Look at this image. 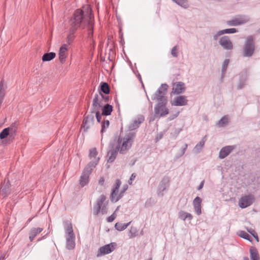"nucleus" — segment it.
<instances>
[{
    "label": "nucleus",
    "instance_id": "f257e3e1",
    "mask_svg": "<svg viewBox=\"0 0 260 260\" xmlns=\"http://www.w3.org/2000/svg\"><path fill=\"white\" fill-rule=\"evenodd\" d=\"M71 23L73 31H75L78 27L86 29L88 31V38L92 37L94 17L90 7L87 5L77 9L74 14V17L71 19Z\"/></svg>",
    "mask_w": 260,
    "mask_h": 260
},
{
    "label": "nucleus",
    "instance_id": "f03ea898",
    "mask_svg": "<svg viewBox=\"0 0 260 260\" xmlns=\"http://www.w3.org/2000/svg\"><path fill=\"white\" fill-rule=\"evenodd\" d=\"M135 133H129L122 139L119 138L117 141L118 145L120 144L119 152L121 154H125L130 149L135 137Z\"/></svg>",
    "mask_w": 260,
    "mask_h": 260
},
{
    "label": "nucleus",
    "instance_id": "7ed1b4c3",
    "mask_svg": "<svg viewBox=\"0 0 260 260\" xmlns=\"http://www.w3.org/2000/svg\"><path fill=\"white\" fill-rule=\"evenodd\" d=\"M255 50V45L253 38L251 36L247 37L243 48V56L244 57H251Z\"/></svg>",
    "mask_w": 260,
    "mask_h": 260
},
{
    "label": "nucleus",
    "instance_id": "20e7f679",
    "mask_svg": "<svg viewBox=\"0 0 260 260\" xmlns=\"http://www.w3.org/2000/svg\"><path fill=\"white\" fill-rule=\"evenodd\" d=\"M168 85L167 84H162L157 90L154 94L152 98L153 100H157L159 102H164L165 100H167L165 96L167 90L168 89Z\"/></svg>",
    "mask_w": 260,
    "mask_h": 260
},
{
    "label": "nucleus",
    "instance_id": "39448f33",
    "mask_svg": "<svg viewBox=\"0 0 260 260\" xmlns=\"http://www.w3.org/2000/svg\"><path fill=\"white\" fill-rule=\"evenodd\" d=\"M168 103L167 100L164 102H159L154 107L155 115H159L160 117H164L169 114V109L166 107Z\"/></svg>",
    "mask_w": 260,
    "mask_h": 260
},
{
    "label": "nucleus",
    "instance_id": "423d86ee",
    "mask_svg": "<svg viewBox=\"0 0 260 260\" xmlns=\"http://www.w3.org/2000/svg\"><path fill=\"white\" fill-rule=\"evenodd\" d=\"M249 18L247 15H238L233 19L228 21L226 23L229 26H238L245 24L248 22Z\"/></svg>",
    "mask_w": 260,
    "mask_h": 260
},
{
    "label": "nucleus",
    "instance_id": "0eeeda50",
    "mask_svg": "<svg viewBox=\"0 0 260 260\" xmlns=\"http://www.w3.org/2000/svg\"><path fill=\"white\" fill-rule=\"evenodd\" d=\"M254 200V197L252 194L243 196L239 201V205L241 208H245L252 205Z\"/></svg>",
    "mask_w": 260,
    "mask_h": 260
},
{
    "label": "nucleus",
    "instance_id": "6e6552de",
    "mask_svg": "<svg viewBox=\"0 0 260 260\" xmlns=\"http://www.w3.org/2000/svg\"><path fill=\"white\" fill-rule=\"evenodd\" d=\"M94 116L91 113L86 115H84L83 120L82 127L84 128V131H87L94 124Z\"/></svg>",
    "mask_w": 260,
    "mask_h": 260
},
{
    "label": "nucleus",
    "instance_id": "1a4fd4ad",
    "mask_svg": "<svg viewBox=\"0 0 260 260\" xmlns=\"http://www.w3.org/2000/svg\"><path fill=\"white\" fill-rule=\"evenodd\" d=\"M10 183L8 180H4V183L0 187V198L4 199L7 197L11 193Z\"/></svg>",
    "mask_w": 260,
    "mask_h": 260
},
{
    "label": "nucleus",
    "instance_id": "9d476101",
    "mask_svg": "<svg viewBox=\"0 0 260 260\" xmlns=\"http://www.w3.org/2000/svg\"><path fill=\"white\" fill-rule=\"evenodd\" d=\"M103 94L100 92L99 94H96L93 99L92 109L93 112L95 110H100V108L103 106Z\"/></svg>",
    "mask_w": 260,
    "mask_h": 260
},
{
    "label": "nucleus",
    "instance_id": "9b49d317",
    "mask_svg": "<svg viewBox=\"0 0 260 260\" xmlns=\"http://www.w3.org/2000/svg\"><path fill=\"white\" fill-rule=\"evenodd\" d=\"M219 44L226 50H232L233 48V45L228 36L222 37L219 41Z\"/></svg>",
    "mask_w": 260,
    "mask_h": 260
},
{
    "label": "nucleus",
    "instance_id": "f8f14e48",
    "mask_svg": "<svg viewBox=\"0 0 260 260\" xmlns=\"http://www.w3.org/2000/svg\"><path fill=\"white\" fill-rule=\"evenodd\" d=\"M116 246V244L115 243H111L110 244H107L100 247L99 250V252L100 253V255L109 254L114 251Z\"/></svg>",
    "mask_w": 260,
    "mask_h": 260
},
{
    "label": "nucleus",
    "instance_id": "ddd939ff",
    "mask_svg": "<svg viewBox=\"0 0 260 260\" xmlns=\"http://www.w3.org/2000/svg\"><path fill=\"white\" fill-rule=\"evenodd\" d=\"M144 121V117L142 115H138L132 121L129 125V129L133 131L138 128L140 125Z\"/></svg>",
    "mask_w": 260,
    "mask_h": 260
},
{
    "label": "nucleus",
    "instance_id": "4468645a",
    "mask_svg": "<svg viewBox=\"0 0 260 260\" xmlns=\"http://www.w3.org/2000/svg\"><path fill=\"white\" fill-rule=\"evenodd\" d=\"M188 100L186 96L184 95H179L175 97L172 105L175 106H183L187 105Z\"/></svg>",
    "mask_w": 260,
    "mask_h": 260
},
{
    "label": "nucleus",
    "instance_id": "2eb2a0df",
    "mask_svg": "<svg viewBox=\"0 0 260 260\" xmlns=\"http://www.w3.org/2000/svg\"><path fill=\"white\" fill-rule=\"evenodd\" d=\"M185 90V84L182 82H178L173 84L172 93L179 94L184 92Z\"/></svg>",
    "mask_w": 260,
    "mask_h": 260
},
{
    "label": "nucleus",
    "instance_id": "dca6fc26",
    "mask_svg": "<svg viewBox=\"0 0 260 260\" xmlns=\"http://www.w3.org/2000/svg\"><path fill=\"white\" fill-rule=\"evenodd\" d=\"M120 144L117 145L116 148L109 151L107 153V162L109 163L113 162L115 159L117 153L119 151Z\"/></svg>",
    "mask_w": 260,
    "mask_h": 260
},
{
    "label": "nucleus",
    "instance_id": "f3484780",
    "mask_svg": "<svg viewBox=\"0 0 260 260\" xmlns=\"http://www.w3.org/2000/svg\"><path fill=\"white\" fill-rule=\"evenodd\" d=\"M68 45L63 44L61 46L59 52V59L61 63H63L68 56Z\"/></svg>",
    "mask_w": 260,
    "mask_h": 260
},
{
    "label": "nucleus",
    "instance_id": "a211bd4d",
    "mask_svg": "<svg viewBox=\"0 0 260 260\" xmlns=\"http://www.w3.org/2000/svg\"><path fill=\"white\" fill-rule=\"evenodd\" d=\"M234 149L233 146H227L222 148L219 153V157L220 159H223L232 151Z\"/></svg>",
    "mask_w": 260,
    "mask_h": 260
},
{
    "label": "nucleus",
    "instance_id": "6ab92c4d",
    "mask_svg": "<svg viewBox=\"0 0 260 260\" xmlns=\"http://www.w3.org/2000/svg\"><path fill=\"white\" fill-rule=\"evenodd\" d=\"M170 183V178L168 176H165L160 182L158 187L159 191L162 192L165 190L169 186Z\"/></svg>",
    "mask_w": 260,
    "mask_h": 260
},
{
    "label": "nucleus",
    "instance_id": "aec40b11",
    "mask_svg": "<svg viewBox=\"0 0 260 260\" xmlns=\"http://www.w3.org/2000/svg\"><path fill=\"white\" fill-rule=\"evenodd\" d=\"M75 235L66 236L67 248L68 249L71 250L75 248Z\"/></svg>",
    "mask_w": 260,
    "mask_h": 260
},
{
    "label": "nucleus",
    "instance_id": "412c9836",
    "mask_svg": "<svg viewBox=\"0 0 260 260\" xmlns=\"http://www.w3.org/2000/svg\"><path fill=\"white\" fill-rule=\"evenodd\" d=\"M63 224L66 231V236L74 235V233L71 222L69 220H66L63 222Z\"/></svg>",
    "mask_w": 260,
    "mask_h": 260
},
{
    "label": "nucleus",
    "instance_id": "4be33fe9",
    "mask_svg": "<svg viewBox=\"0 0 260 260\" xmlns=\"http://www.w3.org/2000/svg\"><path fill=\"white\" fill-rule=\"evenodd\" d=\"M43 230L41 228H32L29 232V239L30 241H32Z\"/></svg>",
    "mask_w": 260,
    "mask_h": 260
},
{
    "label": "nucleus",
    "instance_id": "5701e85b",
    "mask_svg": "<svg viewBox=\"0 0 260 260\" xmlns=\"http://www.w3.org/2000/svg\"><path fill=\"white\" fill-rule=\"evenodd\" d=\"M89 172L83 171L80 179V184L83 187L88 183Z\"/></svg>",
    "mask_w": 260,
    "mask_h": 260
},
{
    "label": "nucleus",
    "instance_id": "b1692460",
    "mask_svg": "<svg viewBox=\"0 0 260 260\" xmlns=\"http://www.w3.org/2000/svg\"><path fill=\"white\" fill-rule=\"evenodd\" d=\"M99 160L100 158H96L95 160H92L88 164L84 171L89 172V173L90 174L91 171L98 164Z\"/></svg>",
    "mask_w": 260,
    "mask_h": 260
},
{
    "label": "nucleus",
    "instance_id": "393cba45",
    "mask_svg": "<svg viewBox=\"0 0 260 260\" xmlns=\"http://www.w3.org/2000/svg\"><path fill=\"white\" fill-rule=\"evenodd\" d=\"M236 32H237V30L235 28H228L220 30L214 36V39L216 40L218 36H221L224 34H234Z\"/></svg>",
    "mask_w": 260,
    "mask_h": 260
},
{
    "label": "nucleus",
    "instance_id": "a878e982",
    "mask_svg": "<svg viewBox=\"0 0 260 260\" xmlns=\"http://www.w3.org/2000/svg\"><path fill=\"white\" fill-rule=\"evenodd\" d=\"M249 252L251 260H260V257L258 251L255 247H250Z\"/></svg>",
    "mask_w": 260,
    "mask_h": 260
},
{
    "label": "nucleus",
    "instance_id": "bb28decb",
    "mask_svg": "<svg viewBox=\"0 0 260 260\" xmlns=\"http://www.w3.org/2000/svg\"><path fill=\"white\" fill-rule=\"evenodd\" d=\"M102 111V115L104 116L110 115L113 111V107L108 104H106L103 107Z\"/></svg>",
    "mask_w": 260,
    "mask_h": 260
},
{
    "label": "nucleus",
    "instance_id": "cd10ccee",
    "mask_svg": "<svg viewBox=\"0 0 260 260\" xmlns=\"http://www.w3.org/2000/svg\"><path fill=\"white\" fill-rule=\"evenodd\" d=\"M179 218L184 221L186 219L191 220L193 217L190 213H187L181 210L179 212Z\"/></svg>",
    "mask_w": 260,
    "mask_h": 260
},
{
    "label": "nucleus",
    "instance_id": "c85d7f7f",
    "mask_svg": "<svg viewBox=\"0 0 260 260\" xmlns=\"http://www.w3.org/2000/svg\"><path fill=\"white\" fill-rule=\"evenodd\" d=\"M56 56V54L54 52H50L45 53L42 56L43 61H49L53 59Z\"/></svg>",
    "mask_w": 260,
    "mask_h": 260
},
{
    "label": "nucleus",
    "instance_id": "c756f323",
    "mask_svg": "<svg viewBox=\"0 0 260 260\" xmlns=\"http://www.w3.org/2000/svg\"><path fill=\"white\" fill-rule=\"evenodd\" d=\"M207 140L206 136H204L202 140L200 141L194 147V150L197 153H199L205 145Z\"/></svg>",
    "mask_w": 260,
    "mask_h": 260
},
{
    "label": "nucleus",
    "instance_id": "7c9ffc66",
    "mask_svg": "<svg viewBox=\"0 0 260 260\" xmlns=\"http://www.w3.org/2000/svg\"><path fill=\"white\" fill-rule=\"evenodd\" d=\"M131 222V221L127 223H121L120 222H117L115 224V228L117 230L119 231H122L126 229L127 227L129 225Z\"/></svg>",
    "mask_w": 260,
    "mask_h": 260
},
{
    "label": "nucleus",
    "instance_id": "2f4dec72",
    "mask_svg": "<svg viewBox=\"0 0 260 260\" xmlns=\"http://www.w3.org/2000/svg\"><path fill=\"white\" fill-rule=\"evenodd\" d=\"M173 2L175 3L176 4L179 5V6L186 9L188 7V0H172Z\"/></svg>",
    "mask_w": 260,
    "mask_h": 260
},
{
    "label": "nucleus",
    "instance_id": "473e14b6",
    "mask_svg": "<svg viewBox=\"0 0 260 260\" xmlns=\"http://www.w3.org/2000/svg\"><path fill=\"white\" fill-rule=\"evenodd\" d=\"M105 94H108L110 92V88L107 83L102 82L101 85V92Z\"/></svg>",
    "mask_w": 260,
    "mask_h": 260
},
{
    "label": "nucleus",
    "instance_id": "72a5a7b5",
    "mask_svg": "<svg viewBox=\"0 0 260 260\" xmlns=\"http://www.w3.org/2000/svg\"><path fill=\"white\" fill-rule=\"evenodd\" d=\"M7 128H9V132L10 133V137L14 136L17 129L16 123H13L10 126Z\"/></svg>",
    "mask_w": 260,
    "mask_h": 260
},
{
    "label": "nucleus",
    "instance_id": "f704fd0d",
    "mask_svg": "<svg viewBox=\"0 0 260 260\" xmlns=\"http://www.w3.org/2000/svg\"><path fill=\"white\" fill-rule=\"evenodd\" d=\"M98 151L95 148H92L90 150L89 157L90 159L95 160L96 158H100V157H97Z\"/></svg>",
    "mask_w": 260,
    "mask_h": 260
},
{
    "label": "nucleus",
    "instance_id": "c9c22d12",
    "mask_svg": "<svg viewBox=\"0 0 260 260\" xmlns=\"http://www.w3.org/2000/svg\"><path fill=\"white\" fill-rule=\"evenodd\" d=\"M138 230L136 227L132 226L129 230L128 236L129 238H134L138 235Z\"/></svg>",
    "mask_w": 260,
    "mask_h": 260
},
{
    "label": "nucleus",
    "instance_id": "e433bc0d",
    "mask_svg": "<svg viewBox=\"0 0 260 260\" xmlns=\"http://www.w3.org/2000/svg\"><path fill=\"white\" fill-rule=\"evenodd\" d=\"M121 182L119 179H117L115 182V185L114 187L113 188L112 190V196L113 197L114 194H115V192H118L119 188L121 185Z\"/></svg>",
    "mask_w": 260,
    "mask_h": 260
},
{
    "label": "nucleus",
    "instance_id": "4c0bfd02",
    "mask_svg": "<svg viewBox=\"0 0 260 260\" xmlns=\"http://www.w3.org/2000/svg\"><path fill=\"white\" fill-rule=\"evenodd\" d=\"M8 136H10V133L9 132V128H5L0 133V139H5Z\"/></svg>",
    "mask_w": 260,
    "mask_h": 260
},
{
    "label": "nucleus",
    "instance_id": "58836bf2",
    "mask_svg": "<svg viewBox=\"0 0 260 260\" xmlns=\"http://www.w3.org/2000/svg\"><path fill=\"white\" fill-rule=\"evenodd\" d=\"M239 235L241 237L249 241H251L252 239L250 236L245 231H241L239 232Z\"/></svg>",
    "mask_w": 260,
    "mask_h": 260
},
{
    "label": "nucleus",
    "instance_id": "ea45409f",
    "mask_svg": "<svg viewBox=\"0 0 260 260\" xmlns=\"http://www.w3.org/2000/svg\"><path fill=\"white\" fill-rule=\"evenodd\" d=\"M121 198V196L120 195V193H118V192H115V194H114L113 198L112 196V193H111L110 195V200L112 202H116L118 201H119Z\"/></svg>",
    "mask_w": 260,
    "mask_h": 260
},
{
    "label": "nucleus",
    "instance_id": "a19ab883",
    "mask_svg": "<svg viewBox=\"0 0 260 260\" xmlns=\"http://www.w3.org/2000/svg\"><path fill=\"white\" fill-rule=\"evenodd\" d=\"M109 126V121L108 120H104L103 122L102 123V129L101 131V133L102 135L104 133L105 129L108 128Z\"/></svg>",
    "mask_w": 260,
    "mask_h": 260
},
{
    "label": "nucleus",
    "instance_id": "79ce46f5",
    "mask_svg": "<svg viewBox=\"0 0 260 260\" xmlns=\"http://www.w3.org/2000/svg\"><path fill=\"white\" fill-rule=\"evenodd\" d=\"M228 122L229 119L228 116H224L218 121V124L219 126H223V125L228 124Z\"/></svg>",
    "mask_w": 260,
    "mask_h": 260
},
{
    "label": "nucleus",
    "instance_id": "37998d69",
    "mask_svg": "<svg viewBox=\"0 0 260 260\" xmlns=\"http://www.w3.org/2000/svg\"><path fill=\"white\" fill-rule=\"evenodd\" d=\"M74 31H73L72 28L71 27L70 29V34L68 36L67 38V42L68 43V44H70L74 39V36L73 35V33Z\"/></svg>",
    "mask_w": 260,
    "mask_h": 260
},
{
    "label": "nucleus",
    "instance_id": "c03bdc74",
    "mask_svg": "<svg viewBox=\"0 0 260 260\" xmlns=\"http://www.w3.org/2000/svg\"><path fill=\"white\" fill-rule=\"evenodd\" d=\"M99 111H100V110H95L94 112H93V110H91V113L93 114V115L94 113L95 114L96 120H97L98 122L100 123L101 122L102 116H103V115H102V114H100Z\"/></svg>",
    "mask_w": 260,
    "mask_h": 260
},
{
    "label": "nucleus",
    "instance_id": "a18cd8bd",
    "mask_svg": "<svg viewBox=\"0 0 260 260\" xmlns=\"http://www.w3.org/2000/svg\"><path fill=\"white\" fill-rule=\"evenodd\" d=\"M171 55L174 57H177L178 56V46H175L173 47L171 51Z\"/></svg>",
    "mask_w": 260,
    "mask_h": 260
},
{
    "label": "nucleus",
    "instance_id": "49530a36",
    "mask_svg": "<svg viewBox=\"0 0 260 260\" xmlns=\"http://www.w3.org/2000/svg\"><path fill=\"white\" fill-rule=\"evenodd\" d=\"M229 62H230V60L228 59H226L224 60L223 64H222V75L224 74L225 72H226V70L227 67L229 65Z\"/></svg>",
    "mask_w": 260,
    "mask_h": 260
},
{
    "label": "nucleus",
    "instance_id": "de8ad7c7",
    "mask_svg": "<svg viewBox=\"0 0 260 260\" xmlns=\"http://www.w3.org/2000/svg\"><path fill=\"white\" fill-rule=\"evenodd\" d=\"M202 199L199 197H197L193 201V205L195 206H201Z\"/></svg>",
    "mask_w": 260,
    "mask_h": 260
},
{
    "label": "nucleus",
    "instance_id": "09e8293b",
    "mask_svg": "<svg viewBox=\"0 0 260 260\" xmlns=\"http://www.w3.org/2000/svg\"><path fill=\"white\" fill-rule=\"evenodd\" d=\"M101 207H102L100 206L99 205L95 204L93 206V214L95 215H98L100 212Z\"/></svg>",
    "mask_w": 260,
    "mask_h": 260
},
{
    "label": "nucleus",
    "instance_id": "8fccbe9b",
    "mask_svg": "<svg viewBox=\"0 0 260 260\" xmlns=\"http://www.w3.org/2000/svg\"><path fill=\"white\" fill-rule=\"evenodd\" d=\"M119 207H118L116 209V210H115V211L109 217H108L107 218V221L108 222H112L116 218V215H115V212L118 210Z\"/></svg>",
    "mask_w": 260,
    "mask_h": 260
},
{
    "label": "nucleus",
    "instance_id": "3c124183",
    "mask_svg": "<svg viewBox=\"0 0 260 260\" xmlns=\"http://www.w3.org/2000/svg\"><path fill=\"white\" fill-rule=\"evenodd\" d=\"M194 210L196 213L199 215L201 214L202 211H201V206H193Z\"/></svg>",
    "mask_w": 260,
    "mask_h": 260
},
{
    "label": "nucleus",
    "instance_id": "603ef678",
    "mask_svg": "<svg viewBox=\"0 0 260 260\" xmlns=\"http://www.w3.org/2000/svg\"><path fill=\"white\" fill-rule=\"evenodd\" d=\"M136 177V175L135 173H133L132 175H131V176L129 178V180H128V184L131 185L132 184V182L133 180H135V178Z\"/></svg>",
    "mask_w": 260,
    "mask_h": 260
},
{
    "label": "nucleus",
    "instance_id": "864d4df0",
    "mask_svg": "<svg viewBox=\"0 0 260 260\" xmlns=\"http://www.w3.org/2000/svg\"><path fill=\"white\" fill-rule=\"evenodd\" d=\"M187 146H187V144H184V147L181 149V153H180V154L179 155V156H182L184 154V153H185V151H186V149L187 148Z\"/></svg>",
    "mask_w": 260,
    "mask_h": 260
},
{
    "label": "nucleus",
    "instance_id": "5fc2aeb1",
    "mask_svg": "<svg viewBox=\"0 0 260 260\" xmlns=\"http://www.w3.org/2000/svg\"><path fill=\"white\" fill-rule=\"evenodd\" d=\"M127 185H125V186H123L122 189L120 191V194L122 197L123 196V193H124V192L127 189Z\"/></svg>",
    "mask_w": 260,
    "mask_h": 260
},
{
    "label": "nucleus",
    "instance_id": "6e6d98bb",
    "mask_svg": "<svg viewBox=\"0 0 260 260\" xmlns=\"http://www.w3.org/2000/svg\"><path fill=\"white\" fill-rule=\"evenodd\" d=\"M247 230L248 233H249L251 235H254V234H256V232L254 231V230L250 228V229H247Z\"/></svg>",
    "mask_w": 260,
    "mask_h": 260
},
{
    "label": "nucleus",
    "instance_id": "4d7b16f0",
    "mask_svg": "<svg viewBox=\"0 0 260 260\" xmlns=\"http://www.w3.org/2000/svg\"><path fill=\"white\" fill-rule=\"evenodd\" d=\"M105 182V179L104 177H101L99 181V183L100 185L103 186Z\"/></svg>",
    "mask_w": 260,
    "mask_h": 260
},
{
    "label": "nucleus",
    "instance_id": "13d9d810",
    "mask_svg": "<svg viewBox=\"0 0 260 260\" xmlns=\"http://www.w3.org/2000/svg\"><path fill=\"white\" fill-rule=\"evenodd\" d=\"M109 96L103 95V101H104V102L105 103H108L109 102Z\"/></svg>",
    "mask_w": 260,
    "mask_h": 260
},
{
    "label": "nucleus",
    "instance_id": "bf43d9fd",
    "mask_svg": "<svg viewBox=\"0 0 260 260\" xmlns=\"http://www.w3.org/2000/svg\"><path fill=\"white\" fill-rule=\"evenodd\" d=\"M106 198V196L105 195H101L100 198H99V199L100 200H101L103 203H104V202L105 201Z\"/></svg>",
    "mask_w": 260,
    "mask_h": 260
},
{
    "label": "nucleus",
    "instance_id": "052dcab7",
    "mask_svg": "<svg viewBox=\"0 0 260 260\" xmlns=\"http://www.w3.org/2000/svg\"><path fill=\"white\" fill-rule=\"evenodd\" d=\"M95 204L102 207L103 204V203L98 199Z\"/></svg>",
    "mask_w": 260,
    "mask_h": 260
},
{
    "label": "nucleus",
    "instance_id": "680f3d73",
    "mask_svg": "<svg viewBox=\"0 0 260 260\" xmlns=\"http://www.w3.org/2000/svg\"><path fill=\"white\" fill-rule=\"evenodd\" d=\"M204 181H203L202 182H201V183H200V185L198 187V190H200L201 189H202L203 187V185H204Z\"/></svg>",
    "mask_w": 260,
    "mask_h": 260
},
{
    "label": "nucleus",
    "instance_id": "e2e57ef3",
    "mask_svg": "<svg viewBox=\"0 0 260 260\" xmlns=\"http://www.w3.org/2000/svg\"><path fill=\"white\" fill-rule=\"evenodd\" d=\"M253 237L254 238V239L256 240L257 242L259 241V238L257 236V233L253 235Z\"/></svg>",
    "mask_w": 260,
    "mask_h": 260
},
{
    "label": "nucleus",
    "instance_id": "0e129e2a",
    "mask_svg": "<svg viewBox=\"0 0 260 260\" xmlns=\"http://www.w3.org/2000/svg\"><path fill=\"white\" fill-rule=\"evenodd\" d=\"M243 87V85H241V84H240V85L238 86V89H241Z\"/></svg>",
    "mask_w": 260,
    "mask_h": 260
},
{
    "label": "nucleus",
    "instance_id": "69168bd1",
    "mask_svg": "<svg viewBox=\"0 0 260 260\" xmlns=\"http://www.w3.org/2000/svg\"><path fill=\"white\" fill-rule=\"evenodd\" d=\"M243 260H249L248 257H244Z\"/></svg>",
    "mask_w": 260,
    "mask_h": 260
},
{
    "label": "nucleus",
    "instance_id": "338daca9",
    "mask_svg": "<svg viewBox=\"0 0 260 260\" xmlns=\"http://www.w3.org/2000/svg\"><path fill=\"white\" fill-rule=\"evenodd\" d=\"M102 214H104V211H103V209H102Z\"/></svg>",
    "mask_w": 260,
    "mask_h": 260
},
{
    "label": "nucleus",
    "instance_id": "774afa93",
    "mask_svg": "<svg viewBox=\"0 0 260 260\" xmlns=\"http://www.w3.org/2000/svg\"><path fill=\"white\" fill-rule=\"evenodd\" d=\"M148 260H152V257H151V258H150Z\"/></svg>",
    "mask_w": 260,
    "mask_h": 260
}]
</instances>
